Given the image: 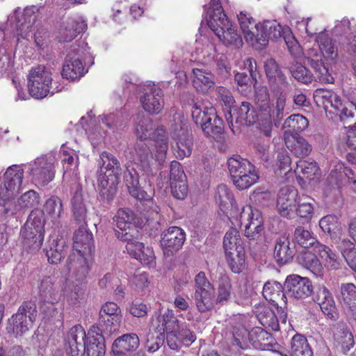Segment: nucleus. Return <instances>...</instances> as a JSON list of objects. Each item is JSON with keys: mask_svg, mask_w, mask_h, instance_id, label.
<instances>
[{"mask_svg": "<svg viewBox=\"0 0 356 356\" xmlns=\"http://www.w3.org/2000/svg\"><path fill=\"white\" fill-rule=\"evenodd\" d=\"M67 268L72 280V284L66 290L67 300L70 305H75L83 295L90 268L85 255L79 252H72L69 256Z\"/></svg>", "mask_w": 356, "mask_h": 356, "instance_id": "obj_6", "label": "nucleus"}, {"mask_svg": "<svg viewBox=\"0 0 356 356\" xmlns=\"http://www.w3.org/2000/svg\"><path fill=\"white\" fill-rule=\"evenodd\" d=\"M144 200L145 201V208L146 210L144 217L146 219V222L148 225L152 224L153 227L157 229L156 225H159L161 220V208L151 199L149 195V197Z\"/></svg>", "mask_w": 356, "mask_h": 356, "instance_id": "obj_56", "label": "nucleus"}, {"mask_svg": "<svg viewBox=\"0 0 356 356\" xmlns=\"http://www.w3.org/2000/svg\"><path fill=\"white\" fill-rule=\"evenodd\" d=\"M237 19L245 41L251 45L255 42V34L259 31L260 22L256 23L251 14L247 11H241L237 15Z\"/></svg>", "mask_w": 356, "mask_h": 356, "instance_id": "obj_30", "label": "nucleus"}, {"mask_svg": "<svg viewBox=\"0 0 356 356\" xmlns=\"http://www.w3.org/2000/svg\"><path fill=\"white\" fill-rule=\"evenodd\" d=\"M228 169L232 179L239 176L243 172L252 170L254 166L247 159L241 157L239 155H234L227 161Z\"/></svg>", "mask_w": 356, "mask_h": 356, "instance_id": "obj_50", "label": "nucleus"}, {"mask_svg": "<svg viewBox=\"0 0 356 356\" xmlns=\"http://www.w3.org/2000/svg\"><path fill=\"white\" fill-rule=\"evenodd\" d=\"M348 266L355 272H356V247L353 243L349 240L343 239L339 245Z\"/></svg>", "mask_w": 356, "mask_h": 356, "instance_id": "obj_57", "label": "nucleus"}, {"mask_svg": "<svg viewBox=\"0 0 356 356\" xmlns=\"http://www.w3.org/2000/svg\"><path fill=\"white\" fill-rule=\"evenodd\" d=\"M314 200L307 195H302L298 197L296 215L306 220H310L314 214Z\"/></svg>", "mask_w": 356, "mask_h": 356, "instance_id": "obj_55", "label": "nucleus"}, {"mask_svg": "<svg viewBox=\"0 0 356 356\" xmlns=\"http://www.w3.org/2000/svg\"><path fill=\"white\" fill-rule=\"evenodd\" d=\"M100 318L107 325L118 327L121 322V309L113 302L104 304L99 312Z\"/></svg>", "mask_w": 356, "mask_h": 356, "instance_id": "obj_38", "label": "nucleus"}, {"mask_svg": "<svg viewBox=\"0 0 356 356\" xmlns=\"http://www.w3.org/2000/svg\"><path fill=\"white\" fill-rule=\"evenodd\" d=\"M135 219L134 212L129 209H120L113 218V221L118 229L115 235L121 241L131 240L135 227L133 222Z\"/></svg>", "mask_w": 356, "mask_h": 356, "instance_id": "obj_20", "label": "nucleus"}, {"mask_svg": "<svg viewBox=\"0 0 356 356\" xmlns=\"http://www.w3.org/2000/svg\"><path fill=\"white\" fill-rule=\"evenodd\" d=\"M24 178L21 165H13L7 168L0 185V206H6L19 193Z\"/></svg>", "mask_w": 356, "mask_h": 356, "instance_id": "obj_12", "label": "nucleus"}, {"mask_svg": "<svg viewBox=\"0 0 356 356\" xmlns=\"http://www.w3.org/2000/svg\"><path fill=\"white\" fill-rule=\"evenodd\" d=\"M290 70L293 76L299 82L308 84L313 80L312 74L301 63H293Z\"/></svg>", "mask_w": 356, "mask_h": 356, "instance_id": "obj_60", "label": "nucleus"}, {"mask_svg": "<svg viewBox=\"0 0 356 356\" xmlns=\"http://www.w3.org/2000/svg\"><path fill=\"white\" fill-rule=\"evenodd\" d=\"M316 41L317 47H313L304 54L305 63L316 72L320 81L333 83V77L328 74L327 64L333 62L338 56V51L332 39L325 32H320Z\"/></svg>", "mask_w": 356, "mask_h": 356, "instance_id": "obj_2", "label": "nucleus"}, {"mask_svg": "<svg viewBox=\"0 0 356 356\" xmlns=\"http://www.w3.org/2000/svg\"><path fill=\"white\" fill-rule=\"evenodd\" d=\"M265 70L266 76L271 88L282 89L286 87L285 77L279 69V67L274 59H268L265 63Z\"/></svg>", "mask_w": 356, "mask_h": 356, "instance_id": "obj_37", "label": "nucleus"}, {"mask_svg": "<svg viewBox=\"0 0 356 356\" xmlns=\"http://www.w3.org/2000/svg\"><path fill=\"white\" fill-rule=\"evenodd\" d=\"M87 29L86 21L82 17H75L69 19L67 26L63 32L64 42L72 41L77 34L84 32Z\"/></svg>", "mask_w": 356, "mask_h": 356, "instance_id": "obj_42", "label": "nucleus"}, {"mask_svg": "<svg viewBox=\"0 0 356 356\" xmlns=\"http://www.w3.org/2000/svg\"><path fill=\"white\" fill-rule=\"evenodd\" d=\"M68 246L64 238L51 237L44 249L49 263L58 264L67 254Z\"/></svg>", "mask_w": 356, "mask_h": 356, "instance_id": "obj_26", "label": "nucleus"}, {"mask_svg": "<svg viewBox=\"0 0 356 356\" xmlns=\"http://www.w3.org/2000/svg\"><path fill=\"white\" fill-rule=\"evenodd\" d=\"M56 301L57 300H52V299L40 300V310L45 318L48 319L61 318V312L56 307Z\"/></svg>", "mask_w": 356, "mask_h": 356, "instance_id": "obj_61", "label": "nucleus"}, {"mask_svg": "<svg viewBox=\"0 0 356 356\" xmlns=\"http://www.w3.org/2000/svg\"><path fill=\"white\" fill-rule=\"evenodd\" d=\"M40 197L39 194L33 190H29L24 193L17 201H10L4 207L6 214L15 215L17 212L24 209L38 207L40 204Z\"/></svg>", "mask_w": 356, "mask_h": 356, "instance_id": "obj_25", "label": "nucleus"}, {"mask_svg": "<svg viewBox=\"0 0 356 356\" xmlns=\"http://www.w3.org/2000/svg\"><path fill=\"white\" fill-rule=\"evenodd\" d=\"M202 130L207 136L214 139L220 138L224 130L222 119L216 115L211 119V122L203 127Z\"/></svg>", "mask_w": 356, "mask_h": 356, "instance_id": "obj_59", "label": "nucleus"}, {"mask_svg": "<svg viewBox=\"0 0 356 356\" xmlns=\"http://www.w3.org/2000/svg\"><path fill=\"white\" fill-rule=\"evenodd\" d=\"M309 124L307 119L300 114L290 115L284 122V127L291 128L293 131H302Z\"/></svg>", "mask_w": 356, "mask_h": 356, "instance_id": "obj_63", "label": "nucleus"}, {"mask_svg": "<svg viewBox=\"0 0 356 356\" xmlns=\"http://www.w3.org/2000/svg\"><path fill=\"white\" fill-rule=\"evenodd\" d=\"M312 294L313 300L319 305L325 316L329 319L336 320L338 314L330 291L325 286H319Z\"/></svg>", "mask_w": 356, "mask_h": 356, "instance_id": "obj_21", "label": "nucleus"}, {"mask_svg": "<svg viewBox=\"0 0 356 356\" xmlns=\"http://www.w3.org/2000/svg\"><path fill=\"white\" fill-rule=\"evenodd\" d=\"M86 337V332L81 325L73 326L65 337L66 351L71 356H84Z\"/></svg>", "mask_w": 356, "mask_h": 356, "instance_id": "obj_19", "label": "nucleus"}, {"mask_svg": "<svg viewBox=\"0 0 356 356\" xmlns=\"http://www.w3.org/2000/svg\"><path fill=\"white\" fill-rule=\"evenodd\" d=\"M193 298L198 312H208L214 307V289L194 290Z\"/></svg>", "mask_w": 356, "mask_h": 356, "instance_id": "obj_36", "label": "nucleus"}, {"mask_svg": "<svg viewBox=\"0 0 356 356\" xmlns=\"http://www.w3.org/2000/svg\"><path fill=\"white\" fill-rule=\"evenodd\" d=\"M203 6L207 25L225 45L240 47L243 44L241 36L238 33L224 13L220 0H208Z\"/></svg>", "mask_w": 356, "mask_h": 356, "instance_id": "obj_3", "label": "nucleus"}, {"mask_svg": "<svg viewBox=\"0 0 356 356\" xmlns=\"http://www.w3.org/2000/svg\"><path fill=\"white\" fill-rule=\"evenodd\" d=\"M216 109L213 107H207L204 105L194 104L192 108V118L197 125H200L201 129L211 122V119L216 115Z\"/></svg>", "mask_w": 356, "mask_h": 356, "instance_id": "obj_46", "label": "nucleus"}, {"mask_svg": "<svg viewBox=\"0 0 356 356\" xmlns=\"http://www.w3.org/2000/svg\"><path fill=\"white\" fill-rule=\"evenodd\" d=\"M291 356H313L307 339L302 334H297L293 337L290 343Z\"/></svg>", "mask_w": 356, "mask_h": 356, "instance_id": "obj_51", "label": "nucleus"}, {"mask_svg": "<svg viewBox=\"0 0 356 356\" xmlns=\"http://www.w3.org/2000/svg\"><path fill=\"white\" fill-rule=\"evenodd\" d=\"M259 179V175L255 170V167L252 170L243 172L237 177L232 179L234 186L239 190H244L255 184Z\"/></svg>", "mask_w": 356, "mask_h": 356, "instance_id": "obj_58", "label": "nucleus"}, {"mask_svg": "<svg viewBox=\"0 0 356 356\" xmlns=\"http://www.w3.org/2000/svg\"><path fill=\"white\" fill-rule=\"evenodd\" d=\"M139 346V338L136 334H124L115 340L112 345L114 356H125L130 351H134Z\"/></svg>", "mask_w": 356, "mask_h": 356, "instance_id": "obj_33", "label": "nucleus"}, {"mask_svg": "<svg viewBox=\"0 0 356 356\" xmlns=\"http://www.w3.org/2000/svg\"><path fill=\"white\" fill-rule=\"evenodd\" d=\"M244 66L248 70L249 74L245 72H238L235 74L234 81L240 87L252 88L258 89L257 78L259 77V72L257 71L256 61L253 58H248L244 61Z\"/></svg>", "mask_w": 356, "mask_h": 356, "instance_id": "obj_29", "label": "nucleus"}, {"mask_svg": "<svg viewBox=\"0 0 356 356\" xmlns=\"http://www.w3.org/2000/svg\"><path fill=\"white\" fill-rule=\"evenodd\" d=\"M38 10L36 6H27L23 10L17 7L10 14L8 21L16 29L18 40L26 37L30 28L35 22Z\"/></svg>", "mask_w": 356, "mask_h": 356, "instance_id": "obj_15", "label": "nucleus"}, {"mask_svg": "<svg viewBox=\"0 0 356 356\" xmlns=\"http://www.w3.org/2000/svg\"><path fill=\"white\" fill-rule=\"evenodd\" d=\"M37 307L33 301H24L16 314L8 320L7 330L16 337L22 336L33 327L37 317Z\"/></svg>", "mask_w": 356, "mask_h": 356, "instance_id": "obj_10", "label": "nucleus"}, {"mask_svg": "<svg viewBox=\"0 0 356 356\" xmlns=\"http://www.w3.org/2000/svg\"><path fill=\"white\" fill-rule=\"evenodd\" d=\"M94 64V56L84 42L73 45L67 54L63 66L62 76L70 81L79 80Z\"/></svg>", "mask_w": 356, "mask_h": 356, "instance_id": "obj_5", "label": "nucleus"}, {"mask_svg": "<svg viewBox=\"0 0 356 356\" xmlns=\"http://www.w3.org/2000/svg\"><path fill=\"white\" fill-rule=\"evenodd\" d=\"M173 114L174 121L176 122L175 116L177 115V123L171 126V136L174 140L172 149L177 158L181 159L188 157L192 152V139L190 136L188 124L182 113L173 108L170 111Z\"/></svg>", "mask_w": 356, "mask_h": 356, "instance_id": "obj_9", "label": "nucleus"}, {"mask_svg": "<svg viewBox=\"0 0 356 356\" xmlns=\"http://www.w3.org/2000/svg\"><path fill=\"white\" fill-rule=\"evenodd\" d=\"M159 129L163 128L159 127ZM158 129L159 128L154 130L153 121L149 118L145 116L138 117V121L135 129L137 140H154L156 142V139L161 138L156 133Z\"/></svg>", "mask_w": 356, "mask_h": 356, "instance_id": "obj_34", "label": "nucleus"}, {"mask_svg": "<svg viewBox=\"0 0 356 356\" xmlns=\"http://www.w3.org/2000/svg\"><path fill=\"white\" fill-rule=\"evenodd\" d=\"M295 241L303 248H313L314 250L316 244L319 243L313 234L304 227L298 226L294 231Z\"/></svg>", "mask_w": 356, "mask_h": 356, "instance_id": "obj_53", "label": "nucleus"}, {"mask_svg": "<svg viewBox=\"0 0 356 356\" xmlns=\"http://www.w3.org/2000/svg\"><path fill=\"white\" fill-rule=\"evenodd\" d=\"M227 261L234 273H241L245 266V250L244 247H239L235 250L225 252Z\"/></svg>", "mask_w": 356, "mask_h": 356, "instance_id": "obj_52", "label": "nucleus"}, {"mask_svg": "<svg viewBox=\"0 0 356 356\" xmlns=\"http://www.w3.org/2000/svg\"><path fill=\"white\" fill-rule=\"evenodd\" d=\"M298 200V191L293 187H282L277 200L278 213L284 218L292 219L296 216L295 208Z\"/></svg>", "mask_w": 356, "mask_h": 356, "instance_id": "obj_18", "label": "nucleus"}, {"mask_svg": "<svg viewBox=\"0 0 356 356\" xmlns=\"http://www.w3.org/2000/svg\"><path fill=\"white\" fill-rule=\"evenodd\" d=\"M88 200L82 188L77 186L71 199V207L73 216L78 223L86 224L88 212Z\"/></svg>", "mask_w": 356, "mask_h": 356, "instance_id": "obj_31", "label": "nucleus"}, {"mask_svg": "<svg viewBox=\"0 0 356 356\" xmlns=\"http://www.w3.org/2000/svg\"><path fill=\"white\" fill-rule=\"evenodd\" d=\"M257 317L260 323L266 328L273 331L279 330V323L274 311L268 306L261 305L257 307Z\"/></svg>", "mask_w": 356, "mask_h": 356, "instance_id": "obj_44", "label": "nucleus"}, {"mask_svg": "<svg viewBox=\"0 0 356 356\" xmlns=\"http://www.w3.org/2000/svg\"><path fill=\"white\" fill-rule=\"evenodd\" d=\"M99 165L100 168L98 178L99 195L108 203L113 199L117 191V178L121 173L120 163L112 154L103 152L100 154Z\"/></svg>", "mask_w": 356, "mask_h": 356, "instance_id": "obj_7", "label": "nucleus"}, {"mask_svg": "<svg viewBox=\"0 0 356 356\" xmlns=\"http://www.w3.org/2000/svg\"><path fill=\"white\" fill-rule=\"evenodd\" d=\"M314 252L323 260L327 268L335 270L339 268L340 259L329 247L318 243L315 246Z\"/></svg>", "mask_w": 356, "mask_h": 356, "instance_id": "obj_49", "label": "nucleus"}, {"mask_svg": "<svg viewBox=\"0 0 356 356\" xmlns=\"http://www.w3.org/2000/svg\"><path fill=\"white\" fill-rule=\"evenodd\" d=\"M162 90H143L140 96L143 108L147 113L155 115L159 113L164 106Z\"/></svg>", "mask_w": 356, "mask_h": 356, "instance_id": "obj_28", "label": "nucleus"}, {"mask_svg": "<svg viewBox=\"0 0 356 356\" xmlns=\"http://www.w3.org/2000/svg\"><path fill=\"white\" fill-rule=\"evenodd\" d=\"M79 229L74 236V252H79L83 255L91 254L94 250L92 234L86 229V223H79Z\"/></svg>", "mask_w": 356, "mask_h": 356, "instance_id": "obj_27", "label": "nucleus"}, {"mask_svg": "<svg viewBox=\"0 0 356 356\" xmlns=\"http://www.w3.org/2000/svg\"><path fill=\"white\" fill-rule=\"evenodd\" d=\"M296 252V245L290 241L289 236L283 235L275 239L273 257L280 266L290 262Z\"/></svg>", "mask_w": 356, "mask_h": 356, "instance_id": "obj_23", "label": "nucleus"}, {"mask_svg": "<svg viewBox=\"0 0 356 356\" xmlns=\"http://www.w3.org/2000/svg\"><path fill=\"white\" fill-rule=\"evenodd\" d=\"M223 246L225 252L235 250L236 248L243 247L240 235L236 229H230L225 234L223 241Z\"/></svg>", "mask_w": 356, "mask_h": 356, "instance_id": "obj_64", "label": "nucleus"}, {"mask_svg": "<svg viewBox=\"0 0 356 356\" xmlns=\"http://www.w3.org/2000/svg\"><path fill=\"white\" fill-rule=\"evenodd\" d=\"M259 115L250 103L243 102L239 107L233 108V113L225 114V118L232 132L236 134L241 127L257 122Z\"/></svg>", "mask_w": 356, "mask_h": 356, "instance_id": "obj_14", "label": "nucleus"}, {"mask_svg": "<svg viewBox=\"0 0 356 356\" xmlns=\"http://www.w3.org/2000/svg\"><path fill=\"white\" fill-rule=\"evenodd\" d=\"M298 263L309 270L316 277H322L323 268L321 262L314 253L309 251H302L297 257Z\"/></svg>", "mask_w": 356, "mask_h": 356, "instance_id": "obj_41", "label": "nucleus"}, {"mask_svg": "<svg viewBox=\"0 0 356 356\" xmlns=\"http://www.w3.org/2000/svg\"><path fill=\"white\" fill-rule=\"evenodd\" d=\"M233 289L230 278L227 275H222L218 280L215 304L224 305L232 298Z\"/></svg>", "mask_w": 356, "mask_h": 356, "instance_id": "obj_45", "label": "nucleus"}, {"mask_svg": "<svg viewBox=\"0 0 356 356\" xmlns=\"http://www.w3.org/2000/svg\"><path fill=\"white\" fill-rule=\"evenodd\" d=\"M195 333L191 330L186 324L181 325L177 330L168 332L166 341L172 350H177L181 347H189L196 340Z\"/></svg>", "mask_w": 356, "mask_h": 356, "instance_id": "obj_22", "label": "nucleus"}, {"mask_svg": "<svg viewBox=\"0 0 356 356\" xmlns=\"http://www.w3.org/2000/svg\"><path fill=\"white\" fill-rule=\"evenodd\" d=\"M51 72L44 65L32 67L27 75L28 89H48L51 87Z\"/></svg>", "mask_w": 356, "mask_h": 356, "instance_id": "obj_24", "label": "nucleus"}, {"mask_svg": "<svg viewBox=\"0 0 356 356\" xmlns=\"http://www.w3.org/2000/svg\"><path fill=\"white\" fill-rule=\"evenodd\" d=\"M263 296L266 300L271 302L275 306L286 304V294L283 286L277 281H268L263 287Z\"/></svg>", "mask_w": 356, "mask_h": 356, "instance_id": "obj_32", "label": "nucleus"}, {"mask_svg": "<svg viewBox=\"0 0 356 356\" xmlns=\"http://www.w3.org/2000/svg\"><path fill=\"white\" fill-rule=\"evenodd\" d=\"M45 217L42 211L33 210L21 229L24 247L32 250H39L44 236Z\"/></svg>", "mask_w": 356, "mask_h": 356, "instance_id": "obj_8", "label": "nucleus"}, {"mask_svg": "<svg viewBox=\"0 0 356 356\" xmlns=\"http://www.w3.org/2000/svg\"><path fill=\"white\" fill-rule=\"evenodd\" d=\"M283 38L291 54L296 58H300L302 49L295 39L289 26H281L275 20H264L260 22L259 31L255 34V42L251 46L257 49L265 47L269 40H276Z\"/></svg>", "mask_w": 356, "mask_h": 356, "instance_id": "obj_4", "label": "nucleus"}, {"mask_svg": "<svg viewBox=\"0 0 356 356\" xmlns=\"http://www.w3.org/2000/svg\"><path fill=\"white\" fill-rule=\"evenodd\" d=\"M193 75V86L195 89H211L216 84L214 75L204 67H194Z\"/></svg>", "mask_w": 356, "mask_h": 356, "instance_id": "obj_39", "label": "nucleus"}, {"mask_svg": "<svg viewBox=\"0 0 356 356\" xmlns=\"http://www.w3.org/2000/svg\"><path fill=\"white\" fill-rule=\"evenodd\" d=\"M240 225L244 224V235L250 241H257L264 232V219L260 211L243 207L239 215Z\"/></svg>", "mask_w": 356, "mask_h": 356, "instance_id": "obj_13", "label": "nucleus"}, {"mask_svg": "<svg viewBox=\"0 0 356 356\" xmlns=\"http://www.w3.org/2000/svg\"><path fill=\"white\" fill-rule=\"evenodd\" d=\"M185 240L186 234L182 229L177 226L169 227L161 235V246L164 254L172 256L182 247Z\"/></svg>", "mask_w": 356, "mask_h": 356, "instance_id": "obj_17", "label": "nucleus"}, {"mask_svg": "<svg viewBox=\"0 0 356 356\" xmlns=\"http://www.w3.org/2000/svg\"><path fill=\"white\" fill-rule=\"evenodd\" d=\"M157 321L159 322L161 330L166 332V337H168V332H174L173 329L175 325L178 323V319L175 316L172 310L168 309L163 314L157 316Z\"/></svg>", "mask_w": 356, "mask_h": 356, "instance_id": "obj_62", "label": "nucleus"}, {"mask_svg": "<svg viewBox=\"0 0 356 356\" xmlns=\"http://www.w3.org/2000/svg\"><path fill=\"white\" fill-rule=\"evenodd\" d=\"M56 163L55 156L47 154L37 157L29 163V175L35 185L45 186L54 179Z\"/></svg>", "mask_w": 356, "mask_h": 356, "instance_id": "obj_11", "label": "nucleus"}, {"mask_svg": "<svg viewBox=\"0 0 356 356\" xmlns=\"http://www.w3.org/2000/svg\"><path fill=\"white\" fill-rule=\"evenodd\" d=\"M39 295L40 300H57L58 289L54 277H44L42 279L39 286Z\"/></svg>", "mask_w": 356, "mask_h": 356, "instance_id": "obj_54", "label": "nucleus"}, {"mask_svg": "<svg viewBox=\"0 0 356 356\" xmlns=\"http://www.w3.org/2000/svg\"><path fill=\"white\" fill-rule=\"evenodd\" d=\"M284 291L286 296L297 300H302L312 295L313 286L307 277L293 274L286 277Z\"/></svg>", "mask_w": 356, "mask_h": 356, "instance_id": "obj_16", "label": "nucleus"}, {"mask_svg": "<svg viewBox=\"0 0 356 356\" xmlns=\"http://www.w3.org/2000/svg\"><path fill=\"white\" fill-rule=\"evenodd\" d=\"M339 300L342 306L350 311L356 309V286L353 283L341 285Z\"/></svg>", "mask_w": 356, "mask_h": 356, "instance_id": "obj_47", "label": "nucleus"}, {"mask_svg": "<svg viewBox=\"0 0 356 356\" xmlns=\"http://www.w3.org/2000/svg\"><path fill=\"white\" fill-rule=\"evenodd\" d=\"M124 181L132 197L141 200L149 197V194L139 186L138 175L136 171L126 172Z\"/></svg>", "mask_w": 356, "mask_h": 356, "instance_id": "obj_48", "label": "nucleus"}, {"mask_svg": "<svg viewBox=\"0 0 356 356\" xmlns=\"http://www.w3.org/2000/svg\"><path fill=\"white\" fill-rule=\"evenodd\" d=\"M85 346L86 353L88 356L105 355L106 346L104 337L97 332H88Z\"/></svg>", "mask_w": 356, "mask_h": 356, "instance_id": "obj_35", "label": "nucleus"}, {"mask_svg": "<svg viewBox=\"0 0 356 356\" xmlns=\"http://www.w3.org/2000/svg\"><path fill=\"white\" fill-rule=\"evenodd\" d=\"M195 53L200 61L209 64L215 58L216 50L214 44L208 38H203L201 41H197Z\"/></svg>", "mask_w": 356, "mask_h": 356, "instance_id": "obj_43", "label": "nucleus"}, {"mask_svg": "<svg viewBox=\"0 0 356 356\" xmlns=\"http://www.w3.org/2000/svg\"><path fill=\"white\" fill-rule=\"evenodd\" d=\"M156 133L161 138L156 139L155 142L154 156L149 147L152 145L151 140H136L134 147L129 152L133 160L138 163L140 169L143 171L144 176L147 178L154 176L157 165H161L165 161L168 149L165 131L163 129H159Z\"/></svg>", "mask_w": 356, "mask_h": 356, "instance_id": "obj_1", "label": "nucleus"}, {"mask_svg": "<svg viewBox=\"0 0 356 356\" xmlns=\"http://www.w3.org/2000/svg\"><path fill=\"white\" fill-rule=\"evenodd\" d=\"M285 143L291 152L299 158L307 156L312 149L311 145L298 134L292 135L291 138L286 139Z\"/></svg>", "mask_w": 356, "mask_h": 356, "instance_id": "obj_40", "label": "nucleus"}]
</instances>
